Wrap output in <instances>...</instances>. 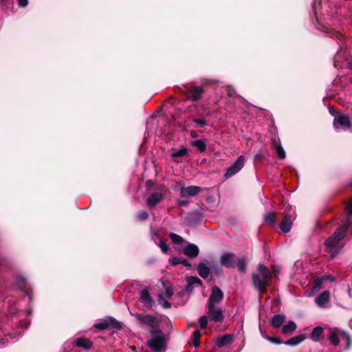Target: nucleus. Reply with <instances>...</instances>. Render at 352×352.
<instances>
[{
    "label": "nucleus",
    "instance_id": "nucleus-1",
    "mask_svg": "<svg viewBox=\"0 0 352 352\" xmlns=\"http://www.w3.org/2000/svg\"><path fill=\"white\" fill-rule=\"evenodd\" d=\"M349 224L350 221L346 220L342 226L336 230L331 236L326 240L324 244L329 249L331 257H334L338 253V250L342 248V241L345 236V232Z\"/></svg>",
    "mask_w": 352,
    "mask_h": 352
},
{
    "label": "nucleus",
    "instance_id": "nucleus-2",
    "mask_svg": "<svg viewBox=\"0 0 352 352\" xmlns=\"http://www.w3.org/2000/svg\"><path fill=\"white\" fill-rule=\"evenodd\" d=\"M259 274L252 275V281L254 287L261 293L266 291V288L272 277V273L263 264L258 267Z\"/></svg>",
    "mask_w": 352,
    "mask_h": 352
},
{
    "label": "nucleus",
    "instance_id": "nucleus-3",
    "mask_svg": "<svg viewBox=\"0 0 352 352\" xmlns=\"http://www.w3.org/2000/svg\"><path fill=\"white\" fill-rule=\"evenodd\" d=\"M152 338L148 340L147 344L153 352H164L165 351V339L160 330L151 331Z\"/></svg>",
    "mask_w": 352,
    "mask_h": 352
},
{
    "label": "nucleus",
    "instance_id": "nucleus-4",
    "mask_svg": "<svg viewBox=\"0 0 352 352\" xmlns=\"http://www.w3.org/2000/svg\"><path fill=\"white\" fill-rule=\"evenodd\" d=\"M283 216V219L280 224V228L283 232L287 233L291 230L293 221L296 217L295 208L292 206L287 205L285 206Z\"/></svg>",
    "mask_w": 352,
    "mask_h": 352
},
{
    "label": "nucleus",
    "instance_id": "nucleus-5",
    "mask_svg": "<svg viewBox=\"0 0 352 352\" xmlns=\"http://www.w3.org/2000/svg\"><path fill=\"white\" fill-rule=\"evenodd\" d=\"M245 157L243 155H240L237 160L227 169L225 174L226 178H230L239 173L243 167Z\"/></svg>",
    "mask_w": 352,
    "mask_h": 352
},
{
    "label": "nucleus",
    "instance_id": "nucleus-6",
    "mask_svg": "<svg viewBox=\"0 0 352 352\" xmlns=\"http://www.w3.org/2000/svg\"><path fill=\"white\" fill-rule=\"evenodd\" d=\"M94 327L99 330H104L110 327L121 329L122 324L115 318L109 317L100 320L99 322L96 323Z\"/></svg>",
    "mask_w": 352,
    "mask_h": 352
},
{
    "label": "nucleus",
    "instance_id": "nucleus-7",
    "mask_svg": "<svg viewBox=\"0 0 352 352\" xmlns=\"http://www.w3.org/2000/svg\"><path fill=\"white\" fill-rule=\"evenodd\" d=\"M208 314L215 322H221L223 319V309L217 305H208Z\"/></svg>",
    "mask_w": 352,
    "mask_h": 352
},
{
    "label": "nucleus",
    "instance_id": "nucleus-8",
    "mask_svg": "<svg viewBox=\"0 0 352 352\" xmlns=\"http://www.w3.org/2000/svg\"><path fill=\"white\" fill-rule=\"evenodd\" d=\"M223 293L219 287L214 286L212 288V292L208 299V305H217L223 299Z\"/></svg>",
    "mask_w": 352,
    "mask_h": 352
},
{
    "label": "nucleus",
    "instance_id": "nucleus-9",
    "mask_svg": "<svg viewBox=\"0 0 352 352\" xmlns=\"http://www.w3.org/2000/svg\"><path fill=\"white\" fill-rule=\"evenodd\" d=\"M333 126L336 130H338L340 127L343 129L347 128L349 130V126H351L349 118L344 114H338V116H335Z\"/></svg>",
    "mask_w": 352,
    "mask_h": 352
},
{
    "label": "nucleus",
    "instance_id": "nucleus-10",
    "mask_svg": "<svg viewBox=\"0 0 352 352\" xmlns=\"http://www.w3.org/2000/svg\"><path fill=\"white\" fill-rule=\"evenodd\" d=\"M135 316L140 322L152 328H155L158 325V320L155 316L151 315L142 316L138 314H135Z\"/></svg>",
    "mask_w": 352,
    "mask_h": 352
},
{
    "label": "nucleus",
    "instance_id": "nucleus-11",
    "mask_svg": "<svg viewBox=\"0 0 352 352\" xmlns=\"http://www.w3.org/2000/svg\"><path fill=\"white\" fill-rule=\"evenodd\" d=\"M186 95L190 100L192 101H197L199 100L204 93V89L201 87H193L192 89H189L186 87Z\"/></svg>",
    "mask_w": 352,
    "mask_h": 352
},
{
    "label": "nucleus",
    "instance_id": "nucleus-12",
    "mask_svg": "<svg viewBox=\"0 0 352 352\" xmlns=\"http://www.w3.org/2000/svg\"><path fill=\"white\" fill-rule=\"evenodd\" d=\"M220 263L222 265L230 268L234 267L236 264V259L234 254L226 252L223 254L220 258Z\"/></svg>",
    "mask_w": 352,
    "mask_h": 352
},
{
    "label": "nucleus",
    "instance_id": "nucleus-13",
    "mask_svg": "<svg viewBox=\"0 0 352 352\" xmlns=\"http://www.w3.org/2000/svg\"><path fill=\"white\" fill-rule=\"evenodd\" d=\"M140 300L147 309H151L155 304V301L147 289H144L140 292Z\"/></svg>",
    "mask_w": 352,
    "mask_h": 352
},
{
    "label": "nucleus",
    "instance_id": "nucleus-14",
    "mask_svg": "<svg viewBox=\"0 0 352 352\" xmlns=\"http://www.w3.org/2000/svg\"><path fill=\"white\" fill-rule=\"evenodd\" d=\"M201 190L200 187L196 186L182 187L180 190V195L183 197H194L197 195Z\"/></svg>",
    "mask_w": 352,
    "mask_h": 352
},
{
    "label": "nucleus",
    "instance_id": "nucleus-15",
    "mask_svg": "<svg viewBox=\"0 0 352 352\" xmlns=\"http://www.w3.org/2000/svg\"><path fill=\"white\" fill-rule=\"evenodd\" d=\"M163 195L161 192L151 193L146 199V204L149 207H153L163 199Z\"/></svg>",
    "mask_w": 352,
    "mask_h": 352
},
{
    "label": "nucleus",
    "instance_id": "nucleus-16",
    "mask_svg": "<svg viewBox=\"0 0 352 352\" xmlns=\"http://www.w3.org/2000/svg\"><path fill=\"white\" fill-rule=\"evenodd\" d=\"M330 298V293L329 291H324L321 293L315 299L316 304L320 307H324L329 302Z\"/></svg>",
    "mask_w": 352,
    "mask_h": 352
},
{
    "label": "nucleus",
    "instance_id": "nucleus-17",
    "mask_svg": "<svg viewBox=\"0 0 352 352\" xmlns=\"http://www.w3.org/2000/svg\"><path fill=\"white\" fill-rule=\"evenodd\" d=\"M183 252L185 255L195 258L198 256L199 250L197 245L190 243L184 248Z\"/></svg>",
    "mask_w": 352,
    "mask_h": 352
},
{
    "label": "nucleus",
    "instance_id": "nucleus-18",
    "mask_svg": "<svg viewBox=\"0 0 352 352\" xmlns=\"http://www.w3.org/2000/svg\"><path fill=\"white\" fill-rule=\"evenodd\" d=\"M187 283L186 291L188 292L192 291L193 286L201 287L202 285L201 280L197 276L187 277Z\"/></svg>",
    "mask_w": 352,
    "mask_h": 352
},
{
    "label": "nucleus",
    "instance_id": "nucleus-19",
    "mask_svg": "<svg viewBox=\"0 0 352 352\" xmlns=\"http://www.w3.org/2000/svg\"><path fill=\"white\" fill-rule=\"evenodd\" d=\"M233 341V336L232 334H227L217 339L216 344L219 347L224 346L227 344L232 343Z\"/></svg>",
    "mask_w": 352,
    "mask_h": 352
},
{
    "label": "nucleus",
    "instance_id": "nucleus-20",
    "mask_svg": "<svg viewBox=\"0 0 352 352\" xmlns=\"http://www.w3.org/2000/svg\"><path fill=\"white\" fill-rule=\"evenodd\" d=\"M272 144H273V146L274 147V148L276 151L278 157L280 159H285V156H286L285 152L283 148L282 147L281 144H280V140L278 139L274 138L272 140Z\"/></svg>",
    "mask_w": 352,
    "mask_h": 352
},
{
    "label": "nucleus",
    "instance_id": "nucleus-21",
    "mask_svg": "<svg viewBox=\"0 0 352 352\" xmlns=\"http://www.w3.org/2000/svg\"><path fill=\"white\" fill-rule=\"evenodd\" d=\"M305 338H306L303 334H300L289 339L288 340L285 341L283 343L285 345L294 346L303 342L305 340Z\"/></svg>",
    "mask_w": 352,
    "mask_h": 352
},
{
    "label": "nucleus",
    "instance_id": "nucleus-22",
    "mask_svg": "<svg viewBox=\"0 0 352 352\" xmlns=\"http://www.w3.org/2000/svg\"><path fill=\"white\" fill-rule=\"evenodd\" d=\"M285 316L283 314H276L274 315L272 320H271V324L273 327L274 328H278L281 327L285 322Z\"/></svg>",
    "mask_w": 352,
    "mask_h": 352
},
{
    "label": "nucleus",
    "instance_id": "nucleus-23",
    "mask_svg": "<svg viewBox=\"0 0 352 352\" xmlns=\"http://www.w3.org/2000/svg\"><path fill=\"white\" fill-rule=\"evenodd\" d=\"M340 333V331L338 329H332V331L330 334V336L329 338V341L332 343L334 346H338L340 343V338L339 335Z\"/></svg>",
    "mask_w": 352,
    "mask_h": 352
},
{
    "label": "nucleus",
    "instance_id": "nucleus-24",
    "mask_svg": "<svg viewBox=\"0 0 352 352\" xmlns=\"http://www.w3.org/2000/svg\"><path fill=\"white\" fill-rule=\"evenodd\" d=\"M199 275L203 278H206L210 273V269L203 263H200L197 267Z\"/></svg>",
    "mask_w": 352,
    "mask_h": 352
},
{
    "label": "nucleus",
    "instance_id": "nucleus-25",
    "mask_svg": "<svg viewBox=\"0 0 352 352\" xmlns=\"http://www.w3.org/2000/svg\"><path fill=\"white\" fill-rule=\"evenodd\" d=\"M158 238V235L157 233H154L152 235V239L155 241V243L160 248L161 250L164 253H167L169 250V247L166 244V241L164 240H160L157 243L156 241V239Z\"/></svg>",
    "mask_w": 352,
    "mask_h": 352
},
{
    "label": "nucleus",
    "instance_id": "nucleus-26",
    "mask_svg": "<svg viewBox=\"0 0 352 352\" xmlns=\"http://www.w3.org/2000/svg\"><path fill=\"white\" fill-rule=\"evenodd\" d=\"M170 263L172 265H177L178 264H182L183 265L190 267L191 264L186 259L182 257H174L170 260Z\"/></svg>",
    "mask_w": 352,
    "mask_h": 352
},
{
    "label": "nucleus",
    "instance_id": "nucleus-27",
    "mask_svg": "<svg viewBox=\"0 0 352 352\" xmlns=\"http://www.w3.org/2000/svg\"><path fill=\"white\" fill-rule=\"evenodd\" d=\"M323 328L321 327H315L311 333L310 338L314 342H318L319 340V338L323 333Z\"/></svg>",
    "mask_w": 352,
    "mask_h": 352
},
{
    "label": "nucleus",
    "instance_id": "nucleus-28",
    "mask_svg": "<svg viewBox=\"0 0 352 352\" xmlns=\"http://www.w3.org/2000/svg\"><path fill=\"white\" fill-rule=\"evenodd\" d=\"M296 324L294 321H289L287 324L283 326L282 332L284 334L292 333L296 329Z\"/></svg>",
    "mask_w": 352,
    "mask_h": 352
},
{
    "label": "nucleus",
    "instance_id": "nucleus-29",
    "mask_svg": "<svg viewBox=\"0 0 352 352\" xmlns=\"http://www.w3.org/2000/svg\"><path fill=\"white\" fill-rule=\"evenodd\" d=\"M76 345L79 347H82L86 349H91L92 346L91 342L86 338H78L76 340Z\"/></svg>",
    "mask_w": 352,
    "mask_h": 352
},
{
    "label": "nucleus",
    "instance_id": "nucleus-30",
    "mask_svg": "<svg viewBox=\"0 0 352 352\" xmlns=\"http://www.w3.org/2000/svg\"><path fill=\"white\" fill-rule=\"evenodd\" d=\"M188 155V150L186 148H182L179 150L173 149L170 155L171 157L176 159L177 157H182Z\"/></svg>",
    "mask_w": 352,
    "mask_h": 352
},
{
    "label": "nucleus",
    "instance_id": "nucleus-31",
    "mask_svg": "<svg viewBox=\"0 0 352 352\" xmlns=\"http://www.w3.org/2000/svg\"><path fill=\"white\" fill-rule=\"evenodd\" d=\"M191 144L193 146H195L199 149L200 152H204L206 148V144L204 140H194L191 142Z\"/></svg>",
    "mask_w": 352,
    "mask_h": 352
},
{
    "label": "nucleus",
    "instance_id": "nucleus-32",
    "mask_svg": "<svg viewBox=\"0 0 352 352\" xmlns=\"http://www.w3.org/2000/svg\"><path fill=\"white\" fill-rule=\"evenodd\" d=\"M247 262L243 257L240 258L237 261V267L240 272L245 273L246 272Z\"/></svg>",
    "mask_w": 352,
    "mask_h": 352
},
{
    "label": "nucleus",
    "instance_id": "nucleus-33",
    "mask_svg": "<svg viewBox=\"0 0 352 352\" xmlns=\"http://www.w3.org/2000/svg\"><path fill=\"white\" fill-rule=\"evenodd\" d=\"M157 301L159 304L164 308L168 309L170 307V303L167 300H166L162 295H160L158 296Z\"/></svg>",
    "mask_w": 352,
    "mask_h": 352
},
{
    "label": "nucleus",
    "instance_id": "nucleus-34",
    "mask_svg": "<svg viewBox=\"0 0 352 352\" xmlns=\"http://www.w3.org/2000/svg\"><path fill=\"white\" fill-rule=\"evenodd\" d=\"M201 337V332L199 330H196L192 333V340L193 344L195 346H198L199 345V339Z\"/></svg>",
    "mask_w": 352,
    "mask_h": 352
},
{
    "label": "nucleus",
    "instance_id": "nucleus-35",
    "mask_svg": "<svg viewBox=\"0 0 352 352\" xmlns=\"http://www.w3.org/2000/svg\"><path fill=\"white\" fill-rule=\"evenodd\" d=\"M265 221L270 224V225H274L275 223V213H267L265 216Z\"/></svg>",
    "mask_w": 352,
    "mask_h": 352
},
{
    "label": "nucleus",
    "instance_id": "nucleus-36",
    "mask_svg": "<svg viewBox=\"0 0 352 352\" xmlns=\"http://www.w3.org/2000/svg\"><path fill=\"white\" fill-rule=\"evenodd\" d=\"M170 238L175 244H181L183 241L182 236L174 233L170 234Z\"/></svg>",
    "mask_w": 352,
    "mask_h": 352
},
{
    "label": "nucleus",
    "instance_id": "nucleus-37",
    "mask_svg": "<svg viewBox=\"0 0 352 352\" xmlns=\"http://www.w3.org/2000/svg\"><path fill=\"white\" fill-rule=\"evenodd\" d=\"M263 335V337L267 340V341L272 342V343H274V344H282V341L278 338H276V337H270V336H265L264 334H262Z\"/></svg>",
    "mask_w": 352,
    "mask_h": 352
},
{
    "label": "nucleus",
    "instance_id": "nucleus-38",
    "mask_svg": "<svg viewBox=\"0 0 352 352\" xmlns=\"http://www.w3.org/2000/svg\"><path fill=\"white\" fill-rule=\"evenodd\" d=\"M199 324L201 327V329H205L207 327L208 324V318L206 316H203L200 317L199 319Z\"/></svg>",
    "mask_w": 352,
    "mask_h": 352
},
{
    "label": "nucleus",
    "instance_id": "nucleus-39",
    "mask_svg": "<svg viewBox=\"0 0 352 352\" xmlns=\"http://www.w3.org/2000/svg\"><path fill=\"white\" fill-rule=\"evenodd\" d=\"M148 214L146 211H141L138 214V219L140 221H145L148 219Z\"/></svg>",
    "mask_w": 352,
    "mask_h": 352
},
{
    "label": "nucleus",
    "instance_id": "nucleus-40",
    "mask_svg": "<svg viewBox=\"0 0 352 352\" xmlns=\"http://www.w3.org/2000/svg\"><path fill=\"white\" fill-rule=\"evenodd\" d=\"M193 121L197 124H198L199 126H204L206 125V122L204 120H202V119H198V118H195L193 120Z\"/></svg>",
    "mask_w": 352,
    "mask_h": 352
},
{
    "label": "nucleus",
    "instance_id": "nucleus-41",
    "mask_svg": "<svg viewBox=\"0 0 352 352\" xmlns=\"http://www.w3.org/2000/svg\"><path fill=\"white\" fill-rule=\"evenodd\" d=\"M18 3L21 7H25L28 4V0H17Z\"/></svg>",
    "mask_w": 352,
    "mask_h": 352
},
{
    "label": "nucleus",
    "instance_id": "nucleus-42",
    "mask_svg": "<svg viewBox=\"0 0 352 352\" xmlns=\"http://www.w3.org/2000/svg\"><path fill=\"white\" fill-rule=\"evenodd\" d=\"M228 94L230 97H233L234 96V91L231 87H227Z\"/></svg>",
    "mask_w": 352,
    "mask_h": 352
},
{
    "label": "nucleus",
    "instance_id": "nucleus-43",
    "mask_svg": "<svg viewBox=\"0 0 352 352\" xmlns=\"http://www.w3.org/2000/svg\"><path fill=\"white\" fill-rule=\"evenodd\" d=\"M166 294L168 296V297H171L173 294V292L172 289L170 288H166Z\"/></svg>",
    "mask_w": 352,
    "mask_h": 352
},
{
    "label": "nucleus",
    "instance_id": "nucleus-44",
    "mask_svg": "<svg viewBox=\"0 0 352 352\" xmlns=\"http://www.w3.org/2000/svg\"><path fill=\"white\" fill-rule=\"evenodd\" d=\"M346 207L348 208V214L352 215V199L350 205H348Z\"/></svg>",
    "mask_w": 352,
    "mask_h": 352
},
{
    "label": "nucleus",
    "instance_id": "nucleus-45",
    "mask_svg": "<svg viewBox=\"0 0 352 352\" xmlns=\"http://www.w3.org/2000/svg\"><path fill=\"white\" fill-rule=\"evenodd\" d=\"M338 56L336 57V59L334 60V67L336 68L340 67L341 65L339 62V60L337 59Z\"/></svg>",
    "mask_w": 352,
    "mask_h": 352
},
{
    "label": "nucleus",
    "instance_id": "nucleus-46",
    "mask_svg": "<svg viewBox=\"0 0 352 352\" xmlns=\"http://www.w3.org/2000/svg\"><path fill=\"white\" fill-rule=\"evenodd\" d=\"M342 333L343 338H345L348 342H349L350 341L349 336L347 333H346L345 332H342Z\"/></svg>",
    "mask_w": 352,
    "mask_h": 352
},
{
    "label": "nucleus",
    "instance_id": "nucleus-47",
    "mask_svg": "<svg viewBox=\"0 0 352 352\" xmlns=\"http://www.w3.org/2000/svg\"><path fill=\"white\" fill-rule=\"evenodd\" d=\"M19 280L21 281L22 283H24L25 282V278H23V277H20L19 278Z\"/></svg>",
    "mask_w": 352,
    "mask_h": 352
},
{
    "label": "nucleus",
    "instance_id": "nucleus-48",
    "mask_svg": "<svg viewBox=\"0 0 352 352\" xmlns=\"http://www.w3.org/2000/svg\"><path fill=\"white\" fill-rule=\"evenodd\" d=\"M329 111H330V113H331L332 115H333L334 116H336V115H335V113H336V112H335L333 110L330 109V110H329Z\"/></svg>",
    "mask_w": 352,
    "mask_h": 352
},
{
    "label": "nucleus",
    "instance_id": "nucleus-49",
    "mask_svg": "<svg viewBox=\"0 0 352 352\" xmlns=\"http://www.w3.org/2000/svg\"><path fill=\"white\" fill-rule=\"evenodd\" d=\"M338 38H340V36H342V34L340 33H338L336 36Z\"/></svg>",
    "mask_w": 352,
    "mask_h": 352
},
{
    "label": "nucleus",
    "instance_id": "nucleus-50",
    "mask_svg": "<svg viewBox=\"0 0 352 352\" xmlns=\"http://www.w3.org/2000/svg\"><path fill=\"white\" fill-rule=\"evenodd\" d=\"M185 204H186V203H185L184 201H180V202H179V204H180V205H184Z\"/></svg>",
    "mask_w": 352,
    "mask_h": 352
},
{
    "label": "nucleus",
    "instance_id": "nucleus-51",
    "mask_svg": "<svg viewBox=\"0 0 352 352\" xmlns=\"http://www.w3.org/2000/svg\"><path fill=\"white\" fill-rule=\"evenodd\" d=\"M349 131L352 132V124H351V126H349Z\"/></svg>",
    "mask_w": 352,
    "mask_h": 352
},
{
    "label": "nucleus",
    "instance_id": "nucleus-52",
    "mask_svg": "<svg viewBox=\"0 0 352 352\" xmlns=\"http://www.w3.org/2000/svg\"><path fill=\"white\" fill-rule=\"evenodd\" d=\"M319 287H320V286H314V289H318Z\"/></svg>",
    "mask_w": 352,
    "mask_h": 352
},
{
    "label": "nucleus",
    "instance_id": "nucleus-53",
    "mask_svg": "<svg viewBox=\"0 0 352 352\" xmlns=\"http://www.w3.org/2000/svg\"><path fill=\"white\" fill-rule=\"evenodd\" d=\"M328 278L331 279V280H333V278L331 276H329Z\"/></svg>",
    "mask_w": 352,
    "mask_h": 352
}]
</instances>
